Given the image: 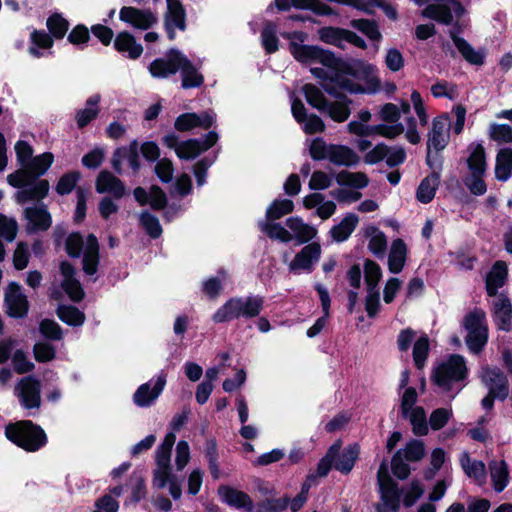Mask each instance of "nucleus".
Instances as JSON below:
<instances>
[{
  "label": "nucleus",
  "mask_w": 512,
  "mask_h": 512,
  "mask_svg": "<svg viewBox=\"0 0 512 512\" xmlns=\"http://www.w3.org/2000/svg\"><path fill=\"white\" fill-rule=\"evenodd\" d=\"M96 191L100 194L111 193L116 199H120L125 194V186L118 177L103 170L96 179Z\"/></svg>",
  "instance_id": "19"
},
{
  "label": "nucleus",
  "mask_w": 512,
  "mask_h": 512,
  "mask_svg": "<svg viewBox=\"0 0 512 512\" xmlns=\"http://www.w3.org/2000/svg\"><path fill=\"white\" fill-rule=\"evenodd\" d=\"M165 21L176 25L181 31L186 29V11L180 0H169L167 2V12L164 16Z\"/></svg>",
  "instance_id": "34"
},
{
  "label": "nucleus",
  "mask_w": 512,
  "mask_h": 512,
  "mask_svg": "<svg viewBox=\"0 0 512 512\" xmlns=\"http://www.w3.org/2000/svg\"><path fill=\"white\" fill-rule=\"evenodd\" d=\"M494 320L498 329L510 331L512 321V304L510 299L503 293L493 303Z\"/></svg>",
  "instance_id": "18"
},
{
  "label": "nucleus",
  "mask_w": 512,
  "mask_h": 512,
  "mask_svg": "<svg viewBox=\"0 0 512 512\" xmlns=\"http://www.w3.org/2000/svg\"><path fill=\"white\" fill-rule=\"evenodd\" d=\"M167 381V374L161 371L157 376V380L151 388V383L146 382L141 384L133 395L134 403L141 408L150 407L154 401L161 395L165 388Z\"/></svg>",
  "instance_id": "8"
},
{
  "label": "nucleus",
  "mask_w": 512,
  "mask_h": 512,
  "mask_svg": "<svg viewBox=\"0 0 512 512\" xmlns=\"http://www.w3.org/2000/svg\"><path fill=\"white\" fill-rule=\"evenodd\" d=\"M350 26L360 31L371 41H380L382 39L379 26L375 20L365 18L353 19L350 21Z\"/></svg>",
  "instance_id": "44"
},
{
  "label": "nucleus",
  "mask_w": 512,
  "mask_h": 512,
  "mask_svg": "<svg viewBox=\"0 0 512 512\" xmlns=\"http://www.w3.org/2000/svg\"><path fill=\"white\" fill-rule=\"evenodd\" d=\"M5 437L22 450L34 453L44 448L48 436L44 429L32 420H18L5 426Z\"/></svg>",
  "instance_id": "2"
},
{
  "label": "nucleus",
  "mask_w": 512,
  "mask_h": 512,
  "mask_svg": "<svg viewBox=\"0 0 512 512\" xmlns=\"http://www.w3.org/2000/svg\"><path fill=\"white\" fill-rule=\"evenodd\" d=\"M80 177L79 171H69L63 174L56 184V192L61 196L70 194L75 189Z\"/></svg>",
  "instance_id": "57"
},
{
  "label": "nucleus",
  "mask_w": 512,
  "mask_h": 512,
  "mask_svg": "<svg viewBox=\"0 0 512 512\" xmlns=\"http://www.w3.org/2000/svg\"><path fill=\"white\" fill-rule=\"evenodd\" d=\"M227 278V272L224 268L217 271V276L210 277L202 284V292L209 299H216L223 290V280Z\"/></svg>",
  "instance_id": "45"
},
{
  "label": "nucleus",
  "mask_w": 512,
  "mask_h": 512,
  "mask_svg": "<svg viewBox=\"0 0 512 512\" xmlns=\"http://www.w3.org/2000/svg\"><path fill=\"white\" fill-rule=\"evenodd\" d=\"M46 26L53 39L61 40L68 32L70 23L61 13H53L47 18Z\"/></svg>",
  "instance_id": "42"
},
{
  "label": "nucleus",
  "mask_w": 512,
  "mask_h": 512,
  "mask_svg": "<svg viewBox=\"0 0 512 512\" xmlns=\"http://www.w3.org/2000/svg\"><path fill=\"white\" fill-rule=\"evenodd\" d=\"M56 314L65 324L73 327L81 326L85 322V314L73 305H59Z\"/></svg>",
  "instance_id": "37"
},
{
  "label": "nucleus",
  "mask_w": 512,
  "mask_h": 512,
  "mask_svg": "<svg viewBox=\"0 0 512 512\" xmlns=\"http://www.w3.org/2000/svg\"><path fill=\"white\" fill-rule=\"evenodd\" d=\"M328 160L338 166L352 167L358 164L360 158L358 154L348 146L330 144Z\"/></svg>",
  "instance_id": "22"
},
{
  "label": "nucleus",
  "mask_w": 512,
  "mask_h": 512,
  "mask_svg": "<svg viewBox=\"0 0 512 512\" xmlns=\"http://www.w3.org/2000/svg\"><path fill=\"white\" fill-rule=\"evenodd\" d=\"M453 413L451 409L447 408H436L434 409L429 417V426L433 431H439L449 422Z\"/></svg>",
  "instance_id": "64"
},
{
  "label": "nucleus",
  "mask_w": 512,
  "mask_h": 512,
  "mask_svg": "<svg viewBox=\"0 0 512 512\" xmlns=\"http://www.w3.org/2000/svg\"><path fill=\"white\" fill-rule=\"evenodd\" d=\"M181 86L183 89L198 88L204 83V76L197 70L195 65L184 54L181 66Z\"/></svg>",
  "instance_id": "24"
},
{
  "label": "nucleus",
  "mask_w": 512,
  "mask_h": 512,
  "mask_svg": "<svg viewBox=\"0 0 512 512\" xmlns=\"http://www.w3.org/2000/svg\"><path fill=\"white\" fill-rule=\"evenodd\" d=\"M350 104L351 102H347V100L328 102L324 112H327L329 117L335 122L342 123L350 116Z\"/></svg>",
  "instance_id": "56"
},
{
  "label": "nucleus",
  "mask_w": 512,
  "mask_h": 512,
  "mask_svg": "<svg viewBox=\"0 0 512 512\" xmlns=\"http://www.w3.org/2000/svg\"><path fill=\"white\" fill-rule=\"evenodd\" d=\"M139 222L152 239H157L161 236L163 230L159 219L149 211L145 210L140 214Z\"/></svg>",
  "instance_id": "55"
},
{
  "label": "nucleus",
  "mask_w": 512,
  "mask_h": 512,
  "mask_svg": "<svg viewBox=\"0 0 512 512\" xmlns=\"http://www.w3.org/2000/svg\"><path fill=\"white\" fill-rule=\"evenodd\" d=\"M203 452L208 463V469L211 477L214 480L220 479L221 471L219 467V451L217 441L214 437L206 439Z\"/></svg>",
  "instance_id": "32"
},
{
  "label": "nucleus",
  "mask_w": 512,
  "mask_h": 512,
  "mask_svg": "<svg viewBox=\"0 0 512 512\" xmlns=\"http://www.w3.org/2000/svg\"><path fill=\"white\" fill-rule=\"evenodd\" d=\"M382 278V270L380 265L370 259L364 262V280L367 290H377L378 284Z\"/></svg>",
  "instance_id": "54"
},
{
  "label": "nucleus",
  "mask_w": 512,
  "mask_h": 512,
  "mask_svg": "<svg viewBox=\"0 0 512 512\" xmlns=\"http://www.w3.org/2000/svg\"><path fill=\"white\" fill-rule=\"evenodd\" d=\"M277 26L267 21L261 31L262 46L267 54H273L279 49V39L276 35Z\"/></svg>",
  "instance_id": "49"
},
{
  "label": "nucleus",
  "mask_w": 512,
  "mask_h": 512,
  "mask_svg": "<svg viewBox=\"0 0 512 512\" xmlns=\"http://www.w3.org/2000/svg\"><path fill=\"white\" fill-rule=\"evenodd\" d=\"M377 480L382 500L388 499L389 502L401 501L402 492L399 489L397 482L390 476L388 466L385 461H383L379 466Z\"/></svg>",
  "instance_id": "14"
},
{
  "label": "nucleus",
  "mask_w": 512,
  "mask_h": 512,
  "mask_svg": "<svg viewBox=\"0 0 512 512\" xmlns=\"http://www.w3.org/2000/svg\"><path fill=\"white\" fill-rule=\"evenodd\" d=\"M466 163L470 174L486 173V152L484 146L481 143H477L474 146L466 160Z\"/></svg>",
  "instance_id": "36"
},
{
  "label": "nucleus",
  "mask_w": 512,
  "mask_h": 512,
  "mask_svg": "<svg viewBox=\"0 0 512 512\" xmlns=\"http://www.w3.org/2000/svg\"><path fill=\"white\" fill-rule=\"evenodd\" d=\"M294 203L290 199L274 200L266 210V218L269 221H275L283 216L292 213Z\"/></svg>",
  "instance_id": "53"
},
{
  "label": "nucleus",
  "mask_w": 512,
  "mask_h": 512,
  "mask_svg": "<svg viewBox=\"0 0 512 512\" xmlns=\"http://www.w3.org/2000/svg\"><path fill=\"white\" fill-rule=\"evenodd\" d=\"M290 497L285 494L281 498L267 497L255 503V512H283L288 508Z\"/></svg>",
  "instance_id": "46"
},
{
  "label": "nucleus",
  "mask_w": 512,
  "mask_h": 512,
  "mask_svg": "<svg viewBox=\"0 0 512 512\" xmlns=\"http://www.w3.org/2000/svg\"><path fill=\"white\" fill-rule=\"evenodd\" d=\"M53 161V154L51 152H45L32 158L25 169L32 175V179L36 180L46 173V171L51 167Z\"/></svg>",
  "instance_id": "38"
},
{
  "label": "nucleus",
  "mask_w": 512,
  "mask_h": 512,
  "mask_svg": "<svg viewBox=\"0 0 512 512\" xmlns=\"http://www.w3.org/2000/svg\"><path fill=\"white\" fill-rule=\"evenodd\" d=\"M481 381L488 388L487 395L481 401V405L486 411L493 409L496 399L504 401L508 397L509 381L500 368L484 367L482 369Z\"/></svg>",
  "instance_id": "4"
},
{
  "label": "nucleus",
  "mask_w": 512,
  "mask_h": 512,
  "mask_svg": "<svg viewBox=\"0 0 512 512\" xmlns=\"http://www.w3.org/2000/svg\"><path fill=\"white\" fill-rule=\"evenodd\" d=\"M408 418L412 425V431L416 436H426L429 432L425 409L416 406L409 412Z\"/></svg>",
  "instance_id": "48"
},
{
  "label": "nucleus",
  "mask_w": 512,
  "mask_h": 512,
  "mask_svg": "<svg viewBox=\"0 0 512 512\" xmlns=\"http://www.w3.org/2000/svg\"><path fill=\"white\" fill-rule=\"evenodd\" d=\"M422 16L444 25L453 22L451 8L446 4H429L422 10Z\"/></svg>",
  "instance_id": "35"
},
{
  "label": "nucleus",
  "mask_w": 512,
  "mask_h": 512,
  "mask_svg": "<svg viewBox=\"0 0 512 512\" xmlns=\"http://www.w3.org/2000/svg\"><path fill=\"white\" fill-rule=\"evenodd\" d=\"M265 299L261 295L235 296L229 298L212 316L214 323H227L238 319L259 317L264 308Z\"/></svg>",
  "instance_id": "1"
},
{
  "label": "nucleus",
  "mask_w": 512,
  "mask_h": 512,
  "mask_svg": "<svg viewBox=\"0 0 512 512\" xmlns=\"http://www.w3.org/2000/svg\"><path fill=\"white\" fill-rule=\"evenodd\" d=\"M512 176V148L506 147L498 151L495 162V178L506 182Z\"/></svg>",
  "instance_id": "29"
},
{
  "label": "nucleus",
  "mask_w": 512,
  "mask_h": 512,
  "mask_svg": "<svg viewBox=\"0 0 512 512\" xmlns=\"http://www.w3.org/2000/svg\"><path fill=\"white\" fill-rule=\"evenodd\" d=\"M430 351V341L426 334L420 336L413 346L414 365L418 370L424 368Z\"/></svg>",
  "instance_id": "50"
},
{
  "label": "nucleus",
  "mask_w": 512,
  "mask_h": 512,
  "mask_svg": "<svg viewBox=\"0 0 512 512\" xmlns=\"http://www.w3.org/2000/svg\"><path fill=\"white\" fill-rule=\"evenodd\" d=\"M493 489L501 493L509 484V468L505 460H493L489 463Z\"/></svg>",
  "instance_id": "25"
},
{
  "label": "nucleus",
  "mask_w": 512,
  "mask_h": 512,
  "mask_svg": "<svg viewBox=\"0 0 512 512\" xmlns=\"http://www.w3.org/2000/svg\"><path fill=\"white\" fill-rule=\"evenodd\" d=\"M19 400L25 409L39 408L41 405V386L39 380L32 376L21 381Z\"/></svg>",
  "instance_id": "12"
},
{
  "label": "nucleus",
  "mask_w": 512,
  "mask_h": 512,
  "mask_svg": "<svg viewBox=\"0 0 512 512\" xmlns=\"http://www.w3.org/2000/svg\"><path fill=\"white\" fill-rule=\"evenodd\" d=\"M321 256V246L319 243L312 242L304 246L294 257L290 263V270H305L311 272L314 263H316Z\"/></svg>",
  "instance_id": "13"
},
{
  "label": "nucleus",
  "mask_w": 512,
  "mask_h": 512,
  "mask_svg": "<svg viewBox=\"0 0 512 512\" xmlns=\"http://www.w3.org/2000/svg\"><path fill=\"white\" fill-rule=\"evenodd\" d=\"M282 37L291 40L289 43V50L296 61L304 64L317 62L320 46L300 44L307 39V34L305 32H285L282 34Z\"/></svg>",
  "instance_id": "5"
},
{
  "label": "nucleus",
  "mask_w": 512,
  "mask_h": 512,
  "mask_svg": "<svg viewBox=\"0 0 512 512\" xmlns=\"http://www.w3.org/2000/svg\"><path fill=\"white\" fill-rule=\"evenodd\" d=\"M119 18L122 22L141 30H148L157 23V17L151 10L132 6H123L119 12Z\"/></svg>",
  "instance_id": "9"
},
{
  "label": "nucleus",
  "mask_w": 512,
  "mask_h": 512,
  "mask_svg": "<svg viewBox=\"0 0 512 512\" xmlns=\"http://www.w3.org/2000/svg\"><path fill=\"white\" fill-rule=\"evenodd\" d=\"M360 454V445L358 443L349 444L343 450L338 451L334 469L342 474H349Z\"/></svg>",
  "instance_id": "20"
},
{
  "label": "nucleus",
  "mask_w": 512,
  "mask_h": 512,
  "mask_svg": "<svg viewBox=\"0 0 512 512\" xmlns=\"http://www.w3.org/2000/svg\"><path fill=\"white\" fill-rule=\"evenodd\" d=\"M446 119L447 118L441 116L435 117L433 119L432 128L427 141V148H434L435 151H442L446 147L448 142V136L444 135Z\"/></svg>",
  "instance_id": "27"
},
{
  "label": "nucleus",
  "mask_w": 512,
  "mask_h": 512,
  "mask_svg": "<svg viewBox=\"0 0 512 512\" xmlns=\"http://www.w3.org/2000/svg\"><path fill=\"white\" fill-rule=\"evenodd\" d=\"M347 29L333 26L322 27L318 30L319 39L340 49H344L343 42L346 38Z\"/></svg>",
  "instance_id": "40"
},
{
  "label": "nucleus",
  "mask_w": 512,
  "mask_h": 512,
  "mask_svg": "<svg viewBox=\"0 0 512 512\" xmlns=\"http://www.w3.org/2000/svg\"><path fill=\"white\" fill-rule=\"evenodd\" d=\"M204 152L200 146V139L191 138L180 143L176 148V155L181 160H193Z\"/></svg>",
  "instance_id": "52"
},
{
  "label": "nucleus",
  "mask_w": 512,
  "mask_h": 512,
  "mask_svg": "<svg viewBox=\"0 0 512 512\" xmlns=\"http://www.w3.org/2000/svg\"><path fill=\"white\" fill-rule=\"evenodd\" d=\"M117 154H121L124 160H127L133 174H138L141 169L140 151L138 141L132 140L128 146L117 148Z\"/></svg>",
  "instance_id": "41"
},
{
  "label": "nucleus",
  "mask_w": 512,
  "mask_h": 512,
  "mask_svg": "<svg viewBox=\"0 0 512 512\" xmlns=\"http://www.w3.org/2000/svg\"><path fill=\"white\" fill-rule=\"evenodd\" d=\"M176 441V435L173 432H168L161 445L158 447L156 451V463H161L162 465H166L170 463L171 460V452L172 448Z\"/></svg>",
  "instance_id": "58"
},
{
  "label": "nucleus",
  "mask_w": 512,
  "mask_h": 512,
  "mask_svg": "<svg viewBox=\"0 0 512 512\" xmlns=\"http://www.w3.org/2000/svg\"><path fill=\"white\" fill-rule=\"evenodd\" d=\"M407 253V245L403 239L397 238L393 240L388 255V269L391 273L399 274L403 270L407 259Z\"/></svg>",
  "instance_id": "21"
},
{
  "label": "nucleus",
  "mask_w": 512,
  "mask_h": 512,
  "mask_svg": "<svg viewBox=\"0 0 512 512\" xmlns=\"http://www.w3.org/2000/svg\"><path fill=\"white\" fill-rule=\"evenodd\" d=\"M468 377V368L465 358L460 354H451L446 361L435 367L431 374L432 382L449 392L452 384L464 381Z\"/></svg>",
  "instance_id": "3"
},
{
  "label": "nucleus",
  "mask_w": 512,
  "mask_h": 512,
  "mask_svg": "<svg viewBox=\"0 0 512 512\" xmlns=\"http://www.w3.org/2000/svg\"><path fill=\"white\" fill-rule=\"evenodd\" d=\"M358 222L359 218L355 213H347L340 223L331 228L332 239L338 243L346 241L356 229Z\"/></svg>",
  "instance_id": "26"
},
{
  "label": "nucleus",
  "mask_w": 512,
  "mask_h": 512,
  "mask_svg": "<svg viewBox=\"0 0 512 512\" xmlns=\"http://www.w3.org/2000/svg\"><path fill=\"white\" fill-rule=\"evenodd\" d=\"M99 102V95L90 96L86 101L87 107L76 112L75 120L79 129L85 128L97 118L100 112L98 108Z\"/></svg>",
  "instance_id": "31"
},
{
  "label": "nucleus",
  "mask_w": 512,
  "mask_h": 512,
  "mask_svg": "<svg viewBox=\"0 0 512 512\" xmlns=\"http://www.w3.org/2000/svg\"><path fill=\"white\" fill-rule=\"evenodd\" d=\"M218 495L221 501L230 507L243 509L245 512H255V503H253L251 497L243 491L237 490L229 485H220Z\"/></svg>",
  "instance_id": "10"
},
{
  "label": "nucleus",
  "mask_w": 512,
  "mask_h": 512,
  "mask_svg": "<svg viewBox=\"0 0 512 512\" xmlns=\"http://www.w3.org/2000/svg\"><path fill=\"white\" fill-rule=\"evenodd\" d=\"M100 261L99 242L94 234H89L86 240L82 258V268L85 274L93 276L98 271Z\"/></svg>",
  "instance_id": "17"
},
{
  "label": "nucleus",
  "mask_w": 512,
  "mask_h": 512,
  "mask_svg": "<svg viewBox=\"0 0 512 512\" xmlns=\"http://www.w3.org/2000/svg\"><path fill=\"white\" fill-rule=\"evenodd\" d=\"M330 82L336 84L340 90L347 91L351 94H363L366 92V89L362 85L353 82L340 72H335L334 75H331Z\"/></svg>",
  "instance_id": "60"
},
{
  "label": "nucleus",
  "mask_w": 512,
  "mask_h": 512,
  "mask_svg": "<svg viewBox=\"0 0 512 512\" xmlns=\"http://www.w3.org/2000/svg\"><path fill=\"white\" fill-rule=\"evenodd\" d=\"M4 304L6 314L11 318L22 319L28 315L29 301L17 282L12 281L8 284L4 294Z\"/></svg>",
  "instance_id": "6"
},
{
  "label": "nucleus",
  "mask_w": 512,
  "mask_h": 512,
  "mask_svg": "<svg viewBox=\"0 0 512 512\" xmlns=\"http://www.w3.org/2000/svg\"><path fill=\"white\" fill-rule=\"evenodd\" d=\"M184 54L177 48H170L165 58H156L149 64V72L154 78H168L179 71Z\"/></svg>",
  "instance_id": "7"
},
{
  "label": "nucleus",
  "mask_w": 512,
  "mask_h": 512,
  "mask_svg": "<svg viewBox=\"0 0 512 512\" xmlns=\"http://www.w3.org/2000/svg\"><path fill=\"white\" fill-rule=\"evenodd\" d=\"M30 39L33 46L29 47V53L36 58L42 56V53L39 51L38 48L50 49L53 47L54 44V39L45 30H33V32L30 35Z\"/></svg>",
  "instance_id": "43"
},
{
  "label": "nucleus",
  "mask_w": 512,
  "mask_h": 512,
  "mask_svg": "<svg viewBox=\"0 0 512 512\" xmlns=\"http://www.w3.org/2000/svg\"><path fill=\"white\" fill-rule=\"evenodd\" d=\"M261 229L271 239H277L283 243H288L293 236L280 223L268 222L263 223Z\"/></svg>",
  "instance_id": "61"
},
{
  "label": "nucleus",
  "mask_w": 512,
  "mask_h": 512,
  "mask_svg": "<svg viewBox=\"0 0 512 512\" xmlns=\"http://www.w3.org/2000/svg\"><path fill=\"white\" fill-rule=\"evenodd\" d=\"M459 33V28L449 31V36L459 53L469 64L482 66L485 63V52L476 51L467 40L458 35Z\"/></svg>",
  "instance_id": "15"
},
{
  "label": "nucleus",
  "mask_w": 512,
  "mask_h": 512,
  "mask_svg": "<svg viewBox=\"0 0 512 512\" xmlns=\"http://www.w3.org/2000/svg\"><path fill=\"white\" fill-rule=\"evenodd\" d=\"M305 99L307 103L313 108L317 109L320 112H324L327 107L328 100L321 92L319 88H317L314 84L308 83L305 84L302 88Z\"/></svg>",
  "instance_id": "47"
},
{
  "label": "nucleus",
  "mask_w": 512,
  "mask_h": 512,
  "mask_svg": "<svg viewBox=\"0 0 512 512\" xmlns=\"http://www.w3.org/2000/svg\"><path fill=\"white\" fill-rule=\"evenodd\" d=\"M157 468L153 472V487L157 489H163L166 487L168 483L176 476L172 474L171 464L167 463L166 465H162L161 463H156Z\"/></svg>",
  "instance_id": "59"
},
{
  "label": "nucleus",
  "mask_w": 512,
  "mask_h": 512,
  "mask_svg": "<svg viewBox=\"0 0 512 512\" xmlns=\"http://www.w3.org/2000/svg\"><path fill=\"white\" fill-rule=\"evenodd\" d=\"M371 65L359 59L343 60L338 72L358 80H366L371 74Z\"/></svg>",
  "instance_id": "30"
},
{
  "label": "nucleus",
  "mask_w": 512,
  "mask_h": 512,
  "mask_svg": "<svg viewBox=\"0 0 512 512\" xmlns=\"http://www.w3.org/2000/svg\"><path fill=\"white\" fill-rule=\"evenodd\" d=\"M84 238L80 232L70 233L65 242V250L69 257L79 258L83 252Z\"/></svg>",
  "instance_id": "63"
},
{
  "label": "nucleus",
  "mask_w": 512,
  "mask_h": 512,
  "mask_svg": "<svg viewBox=\"0 0 512 512\" xmlns=\"http://www.w3.org/2000/svg\"><path fill=\"white\" fill-rule=\"evenodd\" d=\"M465 341L469 350L478 354L484 349L488 341V330L468 332Z\"/></svg>",
  "instance_id": "62"
},
{
  "label": "nucleus",
  "mask_w": 512,
  "mask_h": 512,
  "mask_svg": "<svg viewBox=\"0 0 512 512\" xmlns=\"http://www.w3.org/2000/svg\"><path fill=\"white\" fill-rule=\"evenodd\" d=\"M440 180L441 178L437 173H430L422 179L416 191V199L422 204L432 202L439 187Z\"/></svg>",
  "instance_id": "28"
},
{
  "label": "nucleus",
  "mask_w": 512,
  "mask_h": 512,
  "mask_svg": "<svg viewBox=\"0 0 512 512\" xmlns=\"http://www.w3.org/2000/svg\"><path fill=\"white\" fill-rule=\"evenodd\" d=\"M368 235L374 234L368 243V249L377 258H383L387 249V238L376 226H370Z\"/></svg>",
  "instance_id": "51"
},
{
  "label": "nucleus",
  "mask_w": 512,
  "mask_h": 512,
  "mask_svg": "<svg viewBox=\"0 0 512 512\" xmlns=\"http://www.w3.org/2000/svg\"><path fill=\"white\" fill-rule=\"evenodd\" d=\"M508 277V268L504 261H496L486 275L485 289L489 297L498 296V289L502 288Z\"/></svg>",
  "instance_id": "16"
},
{
  "label": "nucleus",
  "mask_w": 512,
  "mask_h": 512,
  "mask_svg": "<svg viewBox=\"0 0 512 512\" xmlns=\"http://www.w3.org/2000/svg\"><path fill=\"white\" fill-rule=\"evenodd\" d=\"M25 217L34 232L46 231L52 224L51 214L46 207H27Z\"/></svg>",
  "instance_id": "23"
},
{
  "label": "nucleus",
  "mask_w": 512,
  "mask_h": 512,
  "mask_svg": "<svg viewBox=\"0 0 512 512\" xmlns=\"http://www.w3.org/2000/svg\"><path fill=\"white\" fill-rule=\"evenodd\" d=\"M114 49L124 57L137 60L143 53V46L137 42L136 37L129 31L117 33L113 41Z\"/></svg>",
  "instance_id": "11"
},
{
  "label": "nucleus",
  "mask_w": 512,
  "mask_h": 512,
  "mask_svg": "<svg viewBox=\"0 0 512 512\" xmlns=\"http://www.w3.org/2000/svg\"><path fill=\"white\" fill-rule=\"evenodd\" d=\"M342 441L336 440L327 450L326 454L319 460L317 464V475L319 477H326L332 468H334L338 451H340Z\"/></svg>",
  "instance_id": "39"
},
{
  "label": "nucleus",
  "mask_w": 512,
  "mask_h": 512,
  "mask_svg": "<svg viewBox=\"0 0 512 512\" xmlns=\"http://www.w3.org/2000/svg\"><path fill=\"white\" fill-rule=\"evenodd\" d=\"M460 463L468 477L474 478L480 484L485 482L487 473L485 464L482 461H471L469 453L464 452L460 458Z\"/></svg>",
  "instance_id": "33"
}]
</instances>
